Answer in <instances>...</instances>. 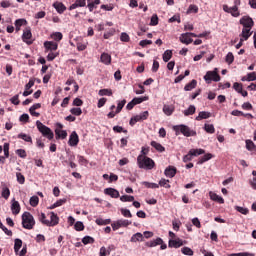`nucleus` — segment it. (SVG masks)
Wrapping results in <instances>:
<instances>
[{
    "label": "nucleus",
    "mask_w": 256,
    "mask_h": 256,
    "mask_svg": "<svg viewBox=\"0 0 256 256\" xmlns=\"http://www.w3.org/2000/svg\"><path fill=\"white\" fill-rule=\"evenodd\" d=\"M74 229H75V231H84L85 230V225L83 224V222L77 221L74 224Z\"/></svg>",
    "instance_id": "44"
},
{
    "label": "nucleus",
    "mask_w": 256,
    "mask_h": 256,
    "mask_svg": "<svg viewBox=\"0 0 256 256\" xmlns=\"http://www.w3.org/2000/svg\"><path fill=\"white\" fill-rule=\"evenodd\" d=\"M95 223L98 224V225H110L111 224V219L97 218L95 220Z\"/></svg>",
    "instance_id": "38"
},
{
    "label": "nucleus",
    "mask_w": 256,
    "mask_h": 256,
    "mask_svg": "<svg viewBox=\"0 0 256 256\" xmlns=\"http://www.w3.org/2000/svg\"><path fill=\"white\" fill-rule=\"evenodd\" d=\"M181 253H183V255H188V256H193L194 254L193 250L189 247H183L181 249Z\"/></svg>",
    "instance_id": "48"
},
{
    "label": "nucleus",
    "mask_w": 256,
    "mask_h": 256,
    "mask_svg": "<svg viewBox=\"0 0 256 256\" xmlns=\"http://www.w3.org/2000/svg\"><path fill=\"white\" fill-rule=\"evenodd\" d=\"M240 25H242L246 29H253L255 22L253 21V18L249 16H244L240 19Z\"/></svg>",
    "instance_id": "11"
},
{
    "label": "nucleus",
    "mask_w": 256,
    "mask_h": 256,
    "mask_svg": "<svg viewBox=\"0 0 256 256\" xmlns=\"http://www.w3.org/2000/svg\"><path fill=\"white\" fill-rule=\"evenodd\" d=\"M246 149L248 151H254L255 143H253V141H251V140H246Z\"/></svg>",
    "instance_id": "57"
},
{
    "label": "nucleus",
    "mask_w": 256,
    "mask_h": 256,
    "mask_svg": "<svg viewBox=\"0 0 256 256\" xmlns=\"http://www.w3.org/2000/svg\"><path fill=\"white\" fill-rule=\"evenodd\" d=\"M23 247V241L19 238L14 240V251L15 253H19V250Z\"/></svg>",
    "instance_id": "34"
},
{
    "label": "nucleus",
    "mask_w": 256,
    "mask_h": 256,
    "mask_svg": "<svg viewBox=\"0 0 256 256\" xmlns=\"http://www.w3.org/2000/svg\"><path fill=\"white\" fill-rule=\"evenodd\" d=\"M137 165L139 169L151 171L155 167V161L147 156L139 155L137 157Z\"/></svg>",
    "instance_id": "2"
},
{
    "label": "nucleus",
    "mask_w": 256,
    "mask_h": 256,
    "mask_svg": "<svg viewBox=\"0 0 256 256\" xmlns=\"http://www.w3.org/2000/svg\"><path fill=\"white\" fill-rule=\"evenodd\" d=\"M78 162L81 165H88L89 164V160H86L83 156L78 155Z\"/></svg>",
    "instance_id": "62"
},
{
    "label": "nucleus",
    "mask_w": 256,
    "mask_h": 256,
    "mask_svg": "<svg viewBox=\"0 0 256 256\" xmlns=\"http://www.w3.org/2000/svg\"><path fill=\"white\" fill-rule=\"evenodd\" d=\"M36 127L38 131L43 135V137H46L51 141L53 137H55V134L53 133V130L51 128L44 125L41 121H36Z\"/></svg>",
    "instance_id": "3"
},
{
    "label": "nucleus",
    "mask_w": 256,
    "mask_h": 256,
    "mask_svg": "<svg viewBox=\"0 0 256 256\" xmlns=\"http://www.w3.org/2000/svg\"><path fill=\"white\" fill-rule=\"evenodd\" d=\"M11 195V190H9L7 187L2 188V197L4 199H9Z\"/></svg>",
    "instance_id": "50"
},
{
    "label": "nucleus",
    "mask_w": 256,
    "mask_h": 256,
    "mask_svg": "<svg viewBox=\"0 0 256 256\" xmlns=\"http://www.w3.org/2000/svg\"><path fill=\"white\" fill-rule=\"evenodd\" d=\"M225 61H226V63H228V65H231L233 63V61H235V56L231 52H229L226 55Z\"/></svg>",
    "instance_id": "51"
},
{
    "label": "nucleus",
    "mask_w": 256,
    "mask_h": 256,
    "mask_svg": "<svg viewBox=\"0 0 256 256\" xmlns=\"http://www.w3.org/2000/svg\"><path fill=\"white\" fill-rule=\"evenodd\" d=\"M204 80L206 81V83H211V81H215L216 83L221 81V76L219 75V73L215 72V71H208L206 73V75L204 76Z\"/></svg>",
    "instance_id": "8"
},
{
    "label": "nucleus",
    "mask_w": 256,
    "mask_h": 256,
    "mask_svg": "<svg viewBox=\"0 0 256 256\" xmlns=\"http://www.w3.org/2000/svg\"><path fill=\"white\" fill-rule=\"evenodd\" d=\"M51 39L54 41H61L63 39V34L61 32H54L51 34Z\"/></svg>",
    "instance_id": "41"
},
{
    "label": "nucleus",
    "mask_w": 256,
    "mask_h": 256,
    "mask_svg": "<svg viewBox=\"0 0 256 256\" xmlns=\"http://www.w3.org/2000/svg\"><path fill=\"white\" fill-rule=\"evenodd\" d=\"M144 236L141 232H137L136 234L132 235L130 242L131 243H137L143 241Z\"/></svg>",
    "instance_id": "25"
},
{
    "label": "nucleus",
    "mask_w": 256,
    "mask_h": 256,
    "mask_svg": "<svg viewBox=\"0 0 256 256\" xmlns=\"http://www.w3.org/2000/svg\"><path fill=\"white\" fill-rule=\"evenodd\" d=\"M104 193L112 197V199H119V192L115 188H106L104 189Z\"/></svg>",
    "instance_id": "18"
},
{
    "label": "nucleus",
    "mask_w": 256,
    "mask_h": 256,
    "mask_svg": "<svg viewBox=\"0 0 256 256\" xmlns=\"http://www.w3.org/2000/svg\"><path fill=\"white\" fill-rule=\"evenodd\" d=\"M157 245H163V239L156 238L155 240L146 243V247H157Z\"/></svg>",
    "instance_id": "29"
},
{
    "label": "nucleus",
    "mask_w": 256,
    "mask_h": 256,
    "mask_svg": "<svg viewBox=\"0 0 256 256\" xmlns=\"http://www.w3.org/2000/svg\"><path fill=\"white\" fill-rule=\"evenodd\" d=\"M173 111H175L173 106L164 105L163 112L165 113V115H168V116L173 115Z\"/></svg>",
    "instance_id": "37"
},
{
    "label": "nucleus",
    "mask_w": 256,
    "mask_h": 256,
    "mask_svg": "<svg viewBox=\"0 0 256 256\" xmlns=\"http://www.w3.org/2000/svg\"><path fill=\"white\" fill-rule=\"evenodd\" d=\"M44 47L46 49V51H57L59 44H57V42L54 41H46L44 42Z\"/></svg>",
    "instance_id": "17"
},
{
    "label": "nucleus",
    "mask_w": 256,
    "mask_h": 256,
    "mask_svg": "<svg viewBox=\"0 0 256 256\" xmlns=\"http://www.w3.org/2000/svg\"><path fill=\"white\" fill-rule=\"evenodd\" d=\"M143 185L147 187V189H159V184L151 183V182H143Z\"/></svg>",
    "instance_id": "47"
},
{
    "label": "nucleus",
    "mask_w": 256,
    "mask_h": 256,
    "mask_svg": "<svg viewBox=\"0 0 256 256\" xmlns=\"http://www.w3.org/2000/svg\"><path fill=\"white\" fill-rule=\"evenodd\" d=\"M151 147H154V149H156V151H158V153H164L165 148L163 147V145H161V143L157 142V141H152L150 143Z\"/></svg>",
    "instance_id": "26"
},
{
    "label": "nucleus",
    "mask_w": 256,
    "mask_h": 256,
    "mask_svg": "<svg viewBox=\"0 0 256 256\" xmlns=\"http://www.w3.org/2000/svg\"><path fill=\"white\" fill-rule=\"evenodd\" d=\"M17 181L20 185H25V176L21 174V172L16 173Z\"/></svg>",
    "instance_id": "46"
},
{
    "label": "nucleus",
    "mask_w": 256,
    "mask_h": 256,
    "mask_svg": "<svg viewBox=\"0 0 256 256\" xmlns=\"http://www.w3.org/2000/svg\"><path fill=\"white\" fill-rule=\"evenodd\" d=\"M120 201H122V203H132L135 201V196L123 195L120 197Z\"/></svg>",
    "instance_id": "35"
},
{
    "label": "nucleus",
    "mask_w": 256,
    "mask_h": 256,
    "mask_svg": "<svg viewBox=\"0 0 256 256\" xmlns=\"http://www.w3.org/2000/svg\"><path fill=\"white\" fill-rule=\"evenodd\" d=\"M68 144L70 145V147H77V145H79V135L76 131H73L71 133Z\"/></svg>",
    "instance_id": "15"
},
{
    "label": "nucleus",
    "mask_w": 256,
    "mask_h": 256,
    "mask_svg": "<svg viewBox=\"0 0 256 256\" xmlns=\"http://www.w3.org/2000/svg\"><path fill=\"white\" fill-rule=\"evenodd\" d=\"M47 227H55L59 225V216L55 212H50V220H48Z\"/></svg>",
    "instance_id": "14"
},
{
    "label": "nucleus",
    "mask_w": 256,
    "mask_h": 256,
    "mask_svg": "<svg viewBox=\"0 0 256 256\" xmlns=\"http://www.w3.org/2000/svg\"><path fill=\"white\" fill-rule=\"evenodd\" d=\"M11 211L13 215H19V213H21V205L17 200H13L11 205Z\"/></svg>",
    "instance_id": "20"
},
{
    "label": "nucleus",
    "mask_w": 256,
    "mask_h": 256,
    "mask_svg": "<svg viewBox=\"0 0 256 256\" xmlns=\"http://www.w3.org/2000/svg\"><path fill=\"white\" fill-rule=\"evenodd\" d=\"M171 57H173V51L171 50H166L163 53L162 59L164 63H169V61H171Z\"/></svg>",
    "instance_id": "31"
},
{
    "label": "nucleus",
    "mask_w": 256,
    "mask_h": 256,
    "mask_svg": "<svg viewBox=\"0 0 256 256\" xmlns=\"http://www.w3.org/2000/svg\"><path fill=\"white\" fill-rule=\"evenodd\" d=\"M39 221L42 225H46L47 226V222H49V220L47 219V216L45 215V213H41L39 215Z\"/></svg>",
    "instance_id": "53"
},
{
    "label": "nucleus",
    "mask_w": 256,
    "mask_h": 256,
    "mask_svg": "<svg viewBox=\"0 0 256 256\" xmlns=\"http://www.w3.org/2000/svg\"><path fill=\"white\" fill-rule=\"evenodd\" d=\"M195 111H197L195 105H190L188 109L183 111V114L185 115V117H189V115H195Z\"/></svg>",
    "instance_id": "32"
},
{
    "label": "nucleus",
    "mask_w": 256,
    "mask_h": 256,
    "mask_svg": "<svg viewBox=\"0 0 256 256\" xmlns=\"http://www.w3.org/2000/svg\"><path fill=\"white\" fill-rule=\"evenodd\" d=\"M52 7H54V9H56L57 13H59V15H63V13H65V11H67V7L65 6V4H63L62 2L56 1L53 3Z\"/></svg>",
    "instance_id": "16"
},
{
    "label": "nucleus",
    "mask_w": 256,
    "mask_h": 256,
    "mask_svg": "<svg viewBox=\"0 0 256 256\" xmlns=\"http://www.w3.org/2000/svg\"><path fill=\"white\" fill-rule=\"evenodd\" d=\"M187 13H199V7H197V5L191 4L187 10Z\"/></svg>",
    "instance_id": "58"
},
{
    "label": "nucleus",
    "mask_w": 256,
    "mask_h": 256,
    "mask_svg": "<svg viewBox=\"0 0 256 256\" xmlns=\"http://www.w3.org/2000/svg\"><path fill=\"white\" fill-rule=\"evenodd\" d=\"M173 131H175L176 135H184V137H196L197 131L192 130L189 126L185 124H180L173 126Z\"/></svg>",
    "instance_id": "1"
},
{
    "label": "nucleus",
    "mask_w": 256,
    "mask_h": 256,
    "mask_svg": "<svg viewBox=\"0 0 256 256\" xmlns=\"http://www.w3.org/2000/svg\"><path fill=\"white\" fill-rule=\"evenodd\" d=\"M233 89H235V91L237 93H241V91H243V84L239 83V82H235L233 84Z\"/></svg>",
    "instance_id": "59"
},
{
    "label": "nucleus",
    "mask_w": 256,
    "mask_h": 256,
    "mask_svg": "<svg viewBox=\"0 0 256 256\" xmlns=\"http://www.w3.org/2000/svg\"><path fill=\"white\" fill-rule=\"evenodd\" d=\"M209 197L212 201H215L216 203H220V205H223V203H225V199L217 195V193L209 192Z\"/></svg>",
    "instance_id": "19"
},
{
    "label": "nucleus",
    "mask_w": 256,
    "mask_h": 256,
    "mask_svg": "<svg viewBox=\"0 0 256 256\" xmlns=\"http://www.w3.org/2000/svg\"><path fill=\"white\" fill-rule=\"evenodd\" d=\"M16 155H18V157H20L21 159H25L27 157V152L25 151V149H18L16 150Z\"/></svg>",
    "instance_id": "56"
},
{
    "label": "nucleus",
    "mask_w": 256,
    "mask_h": 256,
    "mask_svg": "<svg viewBox=\"0 0 256 256\" xmlns=\"http://www.w3.org/2000/svg\"><path fill=\"white\" fill-rule=\"evenodd\" d=\"M160 187H164L165 189H171V185L169 184V180L165 179V178H162L160 181H159V184Z\"/></svg>",
    "instance_id": "39"
},
{
    "label": "nucleus",
    "mask_w": 256,
    "mask_h": 256,
    "mask_svg": "<svg viewBox=\"0 0 256 256\" xmlns=\"http://www.w3.org/2000/svg\"><path fill=\"white\" fill-rule=\"evenodd\" d=\"M197 87V80L193 79L191 82L185 85L184 91H193Z\"/></svg>",
    "instance_id": "33"
},
{
    "label": "nucleus",
    "mask_w": 256,
    "mask_h": 256,
    "mask_svg": "<svg viewBox=\"0 0 256 256\" xmlns=\"http://www.w3.org/2000/svg\"><path fill=\"white\" fill-rule=\"evenodd\" d=\"M85 5H87L86 0H76L75 3L69 7V11H73V9H77V7H85Z\"/></svg>",
    "instance_id": "23"
},
{
    "label": "nucleus",
    "mask_w": 256,
    "mask_h": 256,
    "mask_svg": "<svg viewBox=\"0 0 256 256\" xmlns=\"http://www.w3.org/2000/svg\"><path fill=\"white\" fill-rule=\"evenodd\" d=\"M100 62L104 65H109L111 63V55L109 53H102L100 56Z\"/></svg>",
    "instance_id": "24"
},
{
    "label": "nucleus",
    "mask_w": 256,
    "mask_h": 256,
    "mask_svg": "<svg viewBox=\"0 0 256 256\" xmlns=\"http://www.w3.org/2000/svg\"><path fill=\"white\" fill-rule=\"evenodd\" d=\"M30 205H31V207H37V205H39V197L38 196H32L30 198Z\"/></svg>",
    "instance_id": "49"
},
{
    "label": "nucleus",
    "mask_w": 256,
    "mask_h": 256,
    "mask_svg": "<svg viewBox=\"0 0 256 256\" xmlns=\"http://www.w3.org/2000/svg\"><path fill=\"white\" fill-rule=\"evenodd\" d=\"M213 159V154L207 153L204 156L200 157L198 160V165H203V163H207V161Z\"/></svg>",
    "instance_id": "27"
},
{
    "label": "nucleus",
    "mask_w": 256,
    "mask_h": 256,
    "mask_svg": "<svg viewBox=\"0 0 256 256\" xmlns=\"http://www.w3.org/2000/svg\"><path fill=\"white\" fill-rule=\"evenodd\" d=\"M149 119V111H144L143 113L136 115L130 119L129 125L133 127L139 121H147Z\"/></svg>",
    "instance_id": "6"
},
{
    "label": "nucleus",
    "mask_w": 256,
    "mask_h": 256,
    "mask_svg": "<svg viewBox=\"0 0 256 256\" xmlns=\"http://www.w3.org/2000/svg\"><path fill=\"white\" fill-rule=\"evenodd\" d=\"M127 103V100H122L118 102L116 113H119L120 111H123V108L125 107V104Z\"/></svg>",
    "instance_id": "55"
},
{
    "label": "nucleus",
    "mask_w": 256,
    "mask_h": 256,
    "mask_svg": "<svg viewBox=\"0 0 256 256\" xmlns=\"http://www.w3.org/2000/svg\"><path fill=\"white\" fill-rule=\"evenodd\" d=\"M98 95H100V97L103 96H107V97H111V95H113V91H111L110 89H101L98 92Z\"/></svg>",
    "instance_id": "36"
},
{
    "label": "nucleus",
    "mask_w": 256,
    "mask_h": 256,
    "mask_svg": "<svg viewBox=\"0 0 256 256\" xmlns=\"http://www.w3.org/2000/svg\"><path fill=\"white\" fill-rule=\"evenodd\" d=\"M247 79L248 81H256V72L248 73Z\"/></svg>",
    "instance_id": "64"
},
{
    "label": "nucleus",
    "mask_w": 256,
    "mask_h": 256,
    "mask_svg": "<svg viewBox=\"0 0 256 256\" xmlns=\"http://www.w3.org/2000/svg\"><path fill=\"white\" fill-rule=\"evenodd\" d=\"M15 26L23 27V25H27L26 19H17L14 23Z\"/></svg>",
    "instance_id": "61"
},
{
    "label": "nucleus",
    "mask_w": 256,
    "mask_h": 256,
    "mask_svg": "<svg viewBox=\"0 0 256 256\" xmlns=\"http://www.w3.org/2000/svg\"><path fill=\"white\" fill-rule=\"evenodd\" d=\"M22 227L24 229H33L35 227V218L30 212H24L22 214Z\"/></svg>",
    "instance_id": "4"
},
{
    "label": "nucleus",
    "mask_w": 256,
    "mask_h": 256,
    "mask_svg": "<svg viewBox=\"0 0 256 256\" xmlns=\"http://www.w3.org/2000/svg\"><path fill=\"white\" fill-rule=\"evenodd\" d=\"M117 221H118V224L120 227H129V225H131V221H129V220L120 219Z\"/></svg>",
    "instance_id": "54"
},
{
    "label": "nucleus",
    "mask_w": 256,
    "mask_h": 256,
    "mask_svg": "<svg viewBox=\"0 0 256 256\" xmlns=\"http://www.w3.org/2000/svg\"><path fill=\"white\" fill-rule=\"evenodd\" d=\"M120 211L123 217H128V218L133 217V214H131V211L129 209L122 208Z\"/></svg>",
    "instance_id": "60"
},
{
    "label": "nucleus",
    "mask_w": 256,
    "mask_h": 256,
    "mask_svg": "<svg viewBox=\"0 0 256 256\" xmlns=\"http://www.w3.org/2000/svg\"><path fill=\"white\" fill-rule=\"evenodd\" d=\"M149 97L144 96V97H138V98H134L132 101L134 103V105H139L141 103H143V101H148Z\"/></svg>",
    "instance_id": "42"
},
{
    "label": "nucleus",
    "mask_w": 256,
    "mask_h": 256,
    "mask_svg": "<svg viewBox=\"0 0 256 256\" xmlns=\"http://www.w3.org/2000/svg\"><path fill=\"white\" fill-rule=\"evenodd\" d=\"M252 28H244L242 29V33L240 34V37L244 39V41H247L249 37L253 35V31H251Z\"/></svg>",
    "instance_id": "21"
},
{
    "label": "nucleus",
    "mask_w": 256,
    "mask_h": 256,
    "mask_svg": "<svg viewBox=\"0 0 256 256\" xmlns=\"http://www.w3.org/2000/svg\"><path fill=\"white\" fill-rule=\"evenodd\" d=\"M186 241L181 240V238L170 239L168 242V247L170 249H179V247H183Z\"/></svg>",
    "instance_id": "12"
},
{
    "label": "nucleus",
    "mask_w": 256,
    "mask_h": 256,
    "mask_svg": "<svg viewBox=\"0 0 256 256\" xmlns=\"http://www.w3.org/2000/svg\"><path fill=\"white\" fill-rule=\"evenodd\" d=\"M17 137H18V139H22L26 143H31V145H33V138H31L30 135H27L25 133H20V134H18Z\"/></svg>",
    "instance_id": "30"
},
{
    "label": "nucleus",
    "mask_w": 256,
    "mask_h": 256,
    "mask_svg": "<svg viewBox=\"0 0 256 256\" xmlns=\"http://www.w3.org/2000/svg\"><path fill=\"white\" fill-rule=\"evenodd\" d=\"M198 155H205V151L203 149H191L188 154L183 157V162L189 163V161H193V157H198Z\"/></svg>",
    "instance_id": "5"
},
{
    "label": "nucleus",
    "mask_w": 256,
    "mask_h": 256,
    "mask_svg": "<svg viewBox=\"0 0 256 256\" xmlns=\"http://www.w3.org/2000/svg\"><path fill=\"white\" fill-rule=\"evenodd\" d=\"M223 11H225V13H230L232 17H239V8L237 7V5L233 7L223 5Z\"/></svg>",
    "instance_id": "13"
},
{
    "label": "nucleus",
    "mask_w": 256,
    "mask_h": 256,
    "mask_svg": "<svg viewBox=\"0 0 256 256\" xmlns=\"http://www.w3.org/2000/svg\"><path fill=\"white\" fill-rule=\"evenodd\" d=\"M204 131H206V133H210L212 135L213 133H215V126H213V124H205Z\"/></svg>",
    "instance_id": "40"
},
{
    "label": "nucleus",
    "mask_w": 256,
    "mask_h": 256,
    "mask_svg": "<svg viewBox=\"0 0 256 256\" xmlns=\"http://www.w3.org/2000/svg\"><path fill=\"white\" fill-rule=\"evenodd\" d=\"M22 41L27 45H33V33H31V27H26L22 34Z\"/></svg>",
    "instance_id": "7"
},
{
    "label": "nucleus",
    "mask_w": 256,
    "mask_h": 256,
    "mask_svg": "<svg viewBox=\"0 0 256 256\" xmlns=\"http://www.w3.org/2000/svg\"><path fill=\"white\" fill-rule=\"evenodd\" d=\"M164 174L166 175V177H170L172 179V177L177 175V168L169 166L165 169Z\"/></svg>",
    "instance_id": "22"
},
{
    "label": "nucleus",
    "mask_w": 256,
    "mask_h": 256,
    "mask_svg": "<svg viewBox=\"0 0 256 256\" xmlns=\"http://www.w3.org/2000/svg\"><path fill=\"white\" fill-rule=\"evenodd\" d=\"M70 113L72 115H75L76 117H79V116L83 115V110H81V108H71Z\"/></svg>",
    "instance_id": "45"
},
{
    "label": "nucleus",
    "mask_w": 256,
    "mask_h": 256,
    "mask_svg": "<svg viewBox=\"0 0 256 256\" xmlns=\"http://www.w3.org/2000/svg\"><path fill=\"white\" fill-rule=\"evenodd\" d=\"M230 256H255V254L249 253V252H240V253H234Z\"/></svg>",
    "instance_id": "63"
},
{
    "label": "nucleus",
    "mask_w": 256,
    "mask_h": 256,
    "mask_svg": "<svg viewBox=\"0 0 256 256\" xmlns=\"http://www.w3.org/2000/svg\"><path fill=\"white\" fill-rule=\"evenodd\" d=\"M150 25H152V27H155V25H159V17L157 16V14H154L151 17Z\"/></svg>",
    "instance_id": "52"
},
{
    "label": "nucleus",
    "mask_w": 256,
    "mask_h": 256,
    "mask_svg": "<svg viewBox=\"0 0 256 256\" xmlns=\"http://www.w3.org/2000/svg\"><path fill=\"white\" fill-rule=\"evenodd\" d=\"M211 117V113L207 111L199 112L198 116L195 118L196 121H202V119H209Z\"/></svg>",
    "instance_id": "28"
},
{
    "label": "nucleus",
    "mask_w": 256,
    "mask_h": 256,
    "mask_svg": "<svg viewBox=\"0 0 256 256\" xmlns=\"http://www.w3.org/2000/svg\"><path fill=\"white\" fill-rule=\"evenodd\" d=\"M55 135H56V139H67V131L66 130H62L63 129V124L57 122L55 124Z\"/></svg>",
    "instance_id": "9"
},
{
    "label": "nucleus",
    "mask_w": 256,
    "mask_h": 256,
    "mask_svg": "<svg viewBox=\"0 0 256 256\" xmlns=\"http://www.w3.org/2000/svg\"><path fill=\"white\" fill-rule=\"evenodd\" d=\"M191 37H197V34L193 33V32H186L180 35V41L184 44V45H191V42L193 41L191 39Z\"/></svg>",
    "instance_id": "10"
},
{
    "label": "nucleus",
    "mask_w": 256,
    "mask_h": 256,
    "mask_svg": "<svg viewBox=\"0 0 256 256\" xmlns=\"http://www.w3.org/2000/svg\"><path fill=\"white\" fill-rule=\"evenodd\" d=\"M82 243L83 245H89L91 243H95V238L91 237V236H85L83 239H82Z\"/></svg>",
    "instance_id": "43"
}]
</instances>
